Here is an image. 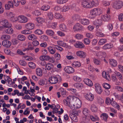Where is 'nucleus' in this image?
<instances>
[{
    "instance_id": "a18cd8bd",
    "label": "nucleus",
    "mask_w": 123,
    "mask_h": 123,
    "mask_svg": "<svg viewBox=\"0 0 123 123\" xmlns=\"http://www.w3.org/2000/svg\"><path fill=\"white\" fill-rule=\"evenodd\" d=\"M4 80L8 82V83L9 84L10 82L12 81V79L10 77L4 75Z\"/></svg>"
},
{
    "instance_id": "864d4df0",
    "label": "nucleus",
    "mask_w": 123,
    "mask_h": 123,
    "mask_svg": "<svg viewBox=\"0 0 123 123\" xmlns=\"http://www.w3.org/2000/svg\"><path fill=\"white\" fill-rule=\"evenodd\" d=\"M73 65L74 67H79L81 66V64L80 62H74L73 64Z\"/></svg>"
},
{
    "instance_id": "bb28decb",
    "label": "nucleus",
    "mask_w": 123,
    "mask_h": 123,
    "mask_svg": "<svg viewBox=\"0 0 123 123\" xmlns=\"http://www.w3.org/2000/svg\"><path fill=\"white\" fill-rule=\"evenodd\" d=\"M36 73L37 75L39 76H42L43 74L41 69L39 68H37L36 69Z\"/></svg>"
},
{
    "instance_id": "a211bd4d",
    "label": "nucleus",
    "mask_w": 123,
    "mask_h": 123,
    "mask_svg": "<svg viewBox=\"0 0 123 123\" xmlns=\"http://www.w3.org/2000/svg\"><path fill=\"white\" fill-rule=\"evenodd\" d=\"M83 81L86 84L90 86H92L93 85L92 82L91 80L88 78H86L84 79Z\"/></svg>"
},
{
    "instance_id": "de8ad7c7",
    "label": "nucleus",
    "mask_w": 123,
    "mask_h": 123,
    "mask_svg": "<svg viewBox=\"0 0 123 123\" xmlns=\"http://www.w3.org/2000/svg\"><path fill=\"white\" fill-rule=\"evenodd\" d=\"M79 101L80 102H81L78 98L76 97H74L73 99V104H75V103H76L77 104H78Z\"/></svg>"
},
{
    "instance_id": "e2e57ef3",
    "label": "nucleus",
    "mask_w": 123,
    "mask_h": 123,
    "mask_svg": "<svg viewBox=\"0 0 123 123\" xmlns=\"http://www.w3.org/2000/svg\"><path fill=\"white\" fill-rule=\"evenodd\" d=\"M115 73L117 76L119 77L120 79H122V75L120 73L116 71Z\"/></svg>"
},
{
    "instance_id": "2f4dec72",
    "label": "nucleus",
    "mask_w": 123,
    "mask_h": 123,
    "mask_svg": "<svg viewBox=\"0 0 123 123\" xmlns=\"http://www.w3.org/2000/svg\"><path fill=\"white\" fill-rule=\"evenodd\" d=\"M73 78L74 80L76 82H80L82 80L81 78L80 77L77 75L74 76Z\"/></svg>"
},
{
    "instance_id": "7ed1b4c3",
    "label": "nucleus",
    "mask_w": 123,
    "mask_h": 123,
    "mask_svg": "<svg viewBox=\"0 0 123 123\" xmlns=\"http://www.w3.org/2000/svg\"><path fill=\"white\" fill-rule=\"evenodd\" d=\"M122 6V1H118L114 2L113 4V7L115 9H117L121 8Z\"/></svg>"
},
{
    "instance_id": "412c9836",
    "label": "nucleus",
    "mask_w": 123,
    "mask_h": 123,
    "mask_svg": "<svg viewBox=\"0 0 123 123\" xmlns=\"http://www.w3.org/2000/svg\"><path fill=\"white\" fill-rule=\"evenodd\" d=\"M77 55L82 58L85 57L86 56V53L82 51H78L76 53Z\"/></svg>"
},
{
    "instance_id": "a19ab883",
    "label": "nucleus",
    "mask_w": 123,
    "mask_h": 123,
    "mask_svg": "<svg viewBox=\"0 0 123 123\" xmlns=\"http://www.w3.org/2000/svg\"><path fill=\"white\" fill-rule=\"evenodd\" d=\"M46 34L52 36L54 34V32L51 30H47L46 31Z\"/></svg>"
},
{
    "instance_id": "cd10ccee",
    "label": "nucleus",
    "mask_w": 123,
    "mask_h": 123,
    "mask_svg": "<svg viewBox=\"0 0 123 123\" xmlns=\"http://www.w3.org/2000/svg\"><path fill=\"white\" fill-rule=\"evenodd\" d=\"M74 86L79 89H82L83 87V85L81 83H76L74 84Z\"/></svg>"
},
{
    "instance_id": "9b49d317",
    "label": "nucleus",
    "mask_w": 123,
    "mask_h": 123,
    "mask_svg": "<svg viewBox=\"0 0 123 123\" xmlns=\"http://www.w3.org/2000/svg\"><path fill=\"white\" fill-rule=\"evenodd\" d=\"M82 6L86 8H91V6L90 3L86 0L83 1L81 2Z\"/></svg>"
},
{
    "instance_id": "58836bf2",
    "label": "nucleus",
    "mask_w": 123,
    "mask_h": 123,
    "mask_svg": "<svg viewBox=\"0 0 123 123\" xmlns=\"http://www.w3.org/2000/svg\"><path fill=\"white\" fill-rule=\"evenodd\" d=\"M98 5V2L97 0H93L91 2V7L94 6H96Z\"/></svg>"
},
{
    "instance_id": "2eb2a0df",
    "label": "nucleus",
    "mask_w": 123,
    "mask_h": 123,
    "mask_svg": "<svg viewBox=\"0 0 123 123\" xmlns=\"http://www.w3.org/2000/svg\"><path fill=\"white\" fill-rule=\"evenodd\" d=\"M36 20L37 22V26H42V23L44 22L43 19L40 17H38L36 18Z\"/></svg>"
},
{
    "instance_id": "c85d7f7f",
    "label": "nucleus",
    "mask_w": 123,
    "mask_h": 123,
    "mask_svg": "<svg viewBox=\"0 0 123 123\" xmlns=\"http://www.w3.org/2000/svg\"><path fill=\"white\" fill-rule=\"evenodd\" d=\"M102 23V21L101 19H98L93 22V24L95 25H101Z\"/></svg>"
},
{
    "instance_id": "774afa93",
    "label": "nucleus",
    "mask_w": 123,
    "mask_h": 123,
    "mask_svg": "<svg viewBox=\"0 0 123 123\" xmlns=\"http://www.w3.org/2000/svg\"><path fill=\"white\" fill-rule=\"evenodd\" d=\"M94 62L95 64L96 65H99L100 64V61L96 59H94Z\"/></svg>"
},
{
    "instance_id": "e433bc0d",
    "label": "nucleus",
    "mask_w": 123,
    "mask_h": 123,
    "mask_svg": "<svg viewBox=\"0 0 123 123\" xmlns=\"http://www.w3.org/2000/svg\"><path fill=\"white\" fill-rule=\"evenodd\" d=\"M18 38L19 40L21 41H23L25 40V37L24 35H19L18 36Z\"/></svg>"
},
{
    "instance_id": "69168bd1",
    "label": "nucleus",
    "mask_w": 123,
    "mask_h": 123,
    "mask_svg": "<svg viewBox=\"0 0 123 123\" xmlns=\"http://www.w3.org/2000/svg\"><path fill=\"white\" fill-rule=\"evenodd\" d=\"M83 36L80 34H77L75 36V37L78 39H80L83 37Z\"/></svg>"
},
{
    "instance_id": "f704fd0d",
    "label": "nucleus",
    "mask_w": 123,
    "mask_h": 123,
    "mask_svg": "<svg viewBox=\"0 0 123 123\" xmlns=\"http://www.w3.org/2000/svg\"><path fill=\"white\" fill-rule=\"evenodd\" d=\"M70 118L74 121L76 122L78 121L77 117L74 115V114H72L70 116Z\"/></svg>"
},
{
    "instance_id": "473e14b6",
    "label": "nucleus",
    "mask_w": 123,
    "mask_h": 123,
    "mask_svg": "<svg viewBox=\"0 0 123 123\" xmlns=\"http://www.w3.org/2000/svg\"><path fill=\"white\" fill-rule=\"evenodd\" d=\"M60 29L64 31H67V28L65 25L64 24H61L60 25Z\"/></svg>"
},
{
    "instance_id": "4d7b16f0",
    "label": "nucleus",
    "mask_w": 123,
    "mask_h": 123,
    "mask_svg": "<svg viewBox=\"0 0 123 123\" xmlns=\"http://www.w3.org/2000/svg\"><path fill=\"white\" fill-rule=\"evenodd\" d=\"M35 34L38 35H41L43 33V32L42 30L39 29H37L35 31Z\"/></svg>"
},
{
    "instance_id": "f03ea898",
    "label": "nucleus",
    "mask_w": 123,
    "mask_h": 123,
    "mask_svg": "<svg viewBox=\"0 0 123 123\" xmlns=\"http://www.w3.org/2000/svg\"><path fill=\"white\" fill-rule=\"evenodd\" d=\"M0 23L5 28L11 27L12 25L9 23L8 20L5 19H2L0 21Z\"/></svg>"
},
{
    "instance_id": "f8f14e48",
    "label": "nucleus",
    "mask_w": 123,
    "mask_h": 123,
    "mask_svg": "<svg viewBox=\"0 0 123 123\" xmlns=\"http://www.w3.org/2000/svg\"><path fill=\"white\" fill-rule=\"evenodd\" d=\"M74 45L75 47L78 48H82L84 47V45L81 42L77 41L74 44Z\"/></svg>"
},
{
    "instance_id": "393cba45",
    "label": "nucleus",
    "mask_w": 123,
    "mask_h": 123,
    "mask_svg": "<svg viewBox=\"0 0 123 123\" xmlns=\"http://www.w3.org/2000/svg\"><path fill=\"white\" fill-rule=\"evenodd\" d=\"M109 63L112 67H115L117 66V62L116 60L113 59L110 60Z\"/></svg>"
},
{
    "instance_id": "8fccbe9b",
    "label": "nucleus",
    "mask_w": 123,
    "mask_h": 123,
    "mask_svg": "<svg viewBox=\"0 0 123 123\" xmlns=\"http://www.w3.org/2000/svg\"><path fill=\"white\" fill-rule=\"evenodd\" d=\"M91 109L93 112H95L97 111V108L95 105H93L91 106Z\"/></svg>"
},
{
    "instance_id": "37998d69",
    "label": "nucleus",
    "mask_w": 123,
    "mask_h": 123,
    "mask_svg": "<svg viewBox=\"0 0 123 123\" xmlns=\"http://www.w3.org/2000/svg\"><path fill=\"white\" fill-rule=\"evenodd\" d=\"M50 8V6L48 5H45L42 6L41 9V10L46 11L49 9Z\"/></svg>"
},
{
    "instance_id": "5701e85b",
    "label": "nucleus",
    "mask_w": 123,
    "mask_h": 123,
    "mask_svg": "<svg viewBox=\"0 0 123 123\" xmlns=\"http://www.w3.org/2000/svg\"><path fill=\"white\" fill-rule=\"evenodd\" d=\"M28 38L29 40L32 41L36 40L37 38V37L35 35L33 34H30L28 36Z\"/></svg>"
},
{
    "instance_id": "6ab92c4d",
    "label": "nucleus",
    "mask_w": 123,
    "mask_h": 123,
    "mask_svg": "<svg viewBox=\"0 0 123 123\" xmlns=\"http://www.w3.org/2000/svg\"><path fill=\"white\" fill-rule=\"evenodd\" d=\"M25 26L26 28L29 30H31L33 29L34 27V24L31 23L26 24Z\"/></svg>"
},
{
    "instance_id": "603ef678",
    "label": "nucleus",
    "mask_w": 123,
    "mask_h": 123,
    "mask_svg": "<svg viewBox=\"0 0 123 123\" xmlns=\"http://www.w3.org/2000/svg\"><path fill=\"white\" fill-rule=\"evenodd\" d=\"M28 50H32L34 49V47L32 45L31 43H29L28 44V47L27 48Z\"/></svg>"
},
{
    "instance_id": "bf43d9fd",
    "label": "nucleus",
    "mask_w": 123,
    "mask_h": 123,
    "mask_svg": "<svg viewBox=\"0 0 123 123\" xmlns=\"http://www.w3.org/2000/svg\"><path fill=\"white\" fill-rule=\"evenodd\" d=\"M17 53L20 55H24L25 54V53L23 52L22 51L19 49L17 50Z\"/></svg>"
},
{
    "instance_id": "6e6552de",
    "label": "nucleus",
    "mask_w": 123,
    "mask_h": 123,
    "mask_svg": "<svg viewBox=\"0 0 123 123\" xmlns=\"http://www.w3.org/2000/svg\"><path fill=\"white\" fill-rule=\"evenodd\" d=\"M18 21L21 23H25L27 22L28 19L24 16H18Z\"/></svg>"
},
{
    "instance_id": "b1692460",
    "label": "nucleus",
    "mask_w": 123,
    "mask_h": 123,
    "mask_svg": "<svg viewBox=\"0 0 123 123\" xmlns=\"http://www.w3.org/2000/svg\"><path fill=\"white\" fill-rule=\"evenodd\" d=\"M8 28L5 30L4 33H5L11 34L13 33V29L11 27H7Z\"/></svg>"
},
{
    "instance_id": "f3484780",
    "label": "nucleus",
    "mask_w": 123,
    "mask_h": 123,
    "mask_svg": "<svg viewBox=\"0 0 123 123\" xmlns=\"http://www.w3.org/2000/svg\"><path fill=\"white\" fill-rule=\"evenodd\" d=\"M80 21L81 24L84 25H88L90 22L89 20L86 18L81 19L80 20Z\"/></svg>"
},
{
    "instance_id": "7c9ffc66",
    "label": "nucleus",
    "mask_w": 123,
    "mask_h": 123,
    "mask_svg": "<svg viewBox=\"0 0 123 123\" xmlns=\"http://www.w3.org/2000/svg\"><path fill=\"white\" fill-rule=\"evenodd\" d=\"M80 16L77 14H74L72 17V18L75 20H78L80 18Z\"/></svg>"
},
{
    "instance_id": "1a4fd4ad",
    "label": "nucleus",
    "mask_w": 123,
    "mask_h": 123,
    "mask_svg": "<svg viewBox=\"0 0 123 123\" xmlns=\"http://www.w3.org/2000/svg\"><path fill=\"white\" fill-rule=\"evenodd\" d=\"M95 86L96 92L99 94H100L102 91L101 86L98 83L95 84Z\"/></svg>"
},
{
    "instance_id": "c03bdc74",
    "label": "nucleus",
    "mask_w": 123,
    "mask_h": 123,
    "mask_svg": "<svg viewBox=\"0 0 123 123\" xmlns=\"http://www.w3.org/2000/svg\"><path fill=\"white\" fill-rule=\"evenodd\" d=\"M89 111L87 108H84L83 109V114L86 116H88Z\"/></svg>"
},
{
    "instance_id": "ea45409f",
    "label": "nucleus",
    "mask_w": 123,
    "mask_h": 123,
    "mask_svg": "<svg viewBox=\"0 0 123 123\" xmlns=\"http://www.w3.org/2000/svg\"><path fill=\"white\" fill-rule=\"evenodd\" d=\"M110 103L111 105L113 107L117 108H119V105L117 104V103L115 101L112 100L111 101Z\"/></svg>"
},
{
    "instance_id": "09e8293b",
    "label": "nucleus",
    "mask_w": 123,
    "mask_h": 123,
    "mask_svg": "<svg viewBox=\"0 0 123 123\" xmlns=\"http://www.w3.org/2000/svg\"><path fill=\"white\" fill-rule=\"evenodd\" d=\"M106 42V40L105 39H102L99 40L98 43L100 45H102L105 43Z\"/></svg>"
},
{
    "instance_id": "6e6d98bb",
    "label": "nucleus",
    "mask_w": 123,
    "mask_h": 123,
    "mask_svg": "<svg viewBox=\"0 0 123 123\" xmlns=\"http://www.w3.org/2000/svg\"><path fill=\"white\" fill-rule=\"evenodd\" d=\"M90 119L92 120L93 121H97L98 119V117L97 116H95V117L91 116L90 117Z\"/></svg>"
},
{
    "instance_id": "a878e982",
    "label": "nucleus",
    "mask_w": 123,
    "mask_h": 123,
    "mask_svg": "<svg viewBox=\"0 0 123 123\" xmlns=\"http://www.w3.org/2000/svg\"><path fill=\"white\" fill-rule=\"evenodd\" d=\"M113 47L112 44L110 43L106 44L105 45L102 47V48L104 49H110Z\"/></svg>"
},
{
    "instance_id": "13d9d810",
    "label": "nucleus",
    "mask_w": 123,
    "mask_h": 123,
    "mask_svg": "<svg viewBox=\"0 0 123 123\" xmlns=\"http://www.w3.org/2000/svg\"><path fill=\"white\" fill-rule=\"evenodd\" d=\"M20 0H14L13 3L14 5L16 6H18L19 5Z\"/></svg>"
},
{
    "instance_id": "4be33fe9",
    "label": "nucleus",
    "mask_w": 123,
    "mask_h": 123,
    "mask_svg": "<svg viewBox=\"0 0 123 123\" xmlns=\"http://www.w3.org/2000/svg\"><path fill=\"white\" fill-rule=\"evenodd\" d=\"M100 117L102 119L104 120L106 122L108 117V116L106 113H104L101 114Z\"/></svg>"
},
{
    "instance_id": "0e129e2a",
    "label": "nucleus",
    "mask_w": 123,
    "mask_h": 123,
    "mask_svg": "<svg viewBox=\"0 0 123 123\" xmlns=\"http://www.w3.org/2000/svg\"><path fill=\"white\" fill-rule=\"evenodd\" d=\"M19 63L20 65L22 66H25L26 65V62L23 60H20L19 61Z\"/></svg>"
},
{
    "instance_id": "f257e3e1",
    "label": "nucleus",
    "mask_w": 123,
    "mask_h": 123,
    "mask_svg": "<svg viewBox=\"0 0 123 123\" xmlns=\"http://www.w3.org/2000/svg\"><path fill=\"white\" fill-rule=\"evenodd\" d=\"M102 13V11L100 8H95L91 11L90 14V18H93L97 15H100Z\"/></svg>"
},
{
    "instance_id": "39448f33",
    "label": "nucleus",
    "mask_w": 123,
    "mask_h": 123,
    "mask_svg": "<svg viewBox=\"0 0 123 123\" xmlns=\"http://www.w3.org/2000/svg\"><path fill=\"white\" fill-rule=\"evenodd\" d=\"M58 81V78L55 76L51 77L49 78V81L51 83L54 84L56 83Z\"/></svg>"
},
{
    "instance_id": "338daca9",
    "label": "nucleus",
    "mask_w": 123,
    "mask_h": 123,
    "mask_svg": "<svg viewBox=\"0 0 123 123\" xmlns=\"http://www.w3.org/2000/svg\"><path fill=\"white\" fill-rule=\"evenodd\" d=\"M55 18L57 19L61 18L62 17V16L61 14L59 13H56L55 15Z\"/></svg>"
},
{
    "instance_id": "3c124183",
    "label": "nucleus",
    "mask_w": 123,
    "mask_h": 123,
    "mask_svg": "<svg viewBox=\"0 0 123 123\" xmlns=\"http://www.w3.org/2000/svg\"><path fill=\"white\" fill-rule=\"evenodd\" d=\"M55 57L56 60L57 61H58L60 59V55L58 53H56L55 54Z\"/></svg>"
},
{
    "instance_id": "c756f323",
    "label": "nucleus",
    "mask_w": 123,
    "mask_h": 123,
    "mask_svg": "<svg viewBox=\"0 0 123 123\" xmlns=\"http://www.w3.org/2000/svg\"><path fill=\"white\" fill-rule=\"evenodd\" d=\"M45 67L47 69L49 70L53 68L54 65L51 63H49L46 64Z\"/></svg>"
},
{
    "instance_id": "9d476101",
    "label": "nucleus",
    "mask_w": 123,
    "mask_h": 123,
    "mask_svg": "<svg viewBox=\"0 0 123 123\" xmlns=\"http://www.w3.org/2000/svg\"><path fill=\"white\" fill-rule=\"evenodd\" d=\"M81 102H80L79 101L78 104H76V103H75V104H73V103H72V104L71 105V106H70V108L74 110V109H77L79 108L81 106Z\"/></svg>"
},
{
    "instance_id": "20e7f679",
    "label": "nucleus",
    "mask_w": 123,
    "mask_h": 123,
    "mask_svg": "<svg viewBox=\"0 0 123 123\" xmlns=\"http://www.w3.org/2000/svg\"><path fill=\"white\" fill-rule=\"evenodd\" d=\"M83 29V26L79 23L76 24L73 27V29L74 31H80L82 30Z\"/></svg>"
},
{
    "instance_id": "4468645a",
    "label": "nucleus",
    "mask_w": 123,
    "mask_h": 123,
    "mask_svg": "<svg viewBox=\"0 0 123 123\" xmlns=\"http://www.w3.org/2000/svg\"><path fill=\"white\" fill-rule=\"evenodd\" d=\"M64 69L67 73L69 74L73 73L74 71V69L72 68L69 66L65 67Z\"/></svg>"
},
{
    "instance_id": "79ce46f5",
    "label": "nucleus",
    "mask_w": 123,
    "mask_h": 123,
    "mask_svg": "<svg viewBox=\"0 0 123 123\" xmlns=\"http://www.w3.org/2000/svg\"><path fill=\"white\" fill-rule=\"evenodd\" d=\"M11 20L12 22H15L17 21H18V17H15L13 16L11 17Z\"/></svg>"
},
{
    "instance_id": "423d86ee",
    "label": "nucleus",
    "mask_w": 123,
    "mask_h": 123,
    "mask_svg": "<svg viewBox=\"0 0 123 123\" xmlns=\"http://www.w3.org/2000/svg\"><path fill=\"white\" fill-rule=\"evenodd\" d=\"M3 46L6 48H9L11 45V42L7 40H4L2 42Z\"/></svg>"
},
{
    "instance_id": "680f3d73",
    "label": "nucleus",
    "mask_w": 123,
    "mask_h": 123,
    "mask_svg": "<svg viewBox=\"0 0 123 123\" xmlns=\"http://www.w3.org/2000/svg\"><path fill=\"white\" fill-rule=\"evenodd\" d=\"M41 38L42 39L45 41H47L48 40V37L47 36L45 35L42 36Z\"/></svg>"
},
{
    "instance_id": "c9c22d12",
    "label": "nucleus",
    "mask_w": 123,
    "mask_h": 123,
    "mask_svg": "<svg viewBox=\"0 0 123 123\" xmlns=\"http://www.w3.org/2000/svg\"><path fill=\"white\" fill-rule=\"evenodd\" d=\"M28 65L32 69L35 68L36 67L35 64L32 62H29Z\"/></svg>"
},
{
    "instance_id": "dca6fc26",
    "label": "nucleus",
    "mask_w": 123,
    "mask_h": 123,
    "mask_svg": "<svg viewBox=\"0 0 123 123\" xmlns=\"http://www.w3.org/2000/svg\"><path fill=\"white\" fill-rule=\"evenodd\" d=\"M12 1H9L8 2V4L5 5V7L6 9L9 10L11 7H13Z\"/></svg>"
},
{
    "instance_id": "72a5a7b5",
    "label": "nucleus",
    "mask_w": 123,
    "mask_h": 123,
    "mask_svg": "<svg viewBox=\"0 0 123 123\" xmlns=\"http://www.w3.org/2000/svg\"><path fill=\"white\" fill-rule=\"evenodd\" d=\"M69 9V6H64L62 8L61 11L62 12H65L68 11Z\"/></svg>"
},
{
    "instance_id": "5fc2aeb1",
    "label": "nucleus",
    "mask_w": 123,
    "mask_h": 123,
    "mask_svg": "<svg viewBox=\"0 0 123 123\" xmlns=\"http://www.w3.org/2000/svg\"><path fill=\"white\" fill-rule=\"evenodd\" d=\"M48 16L49 19L52 20L53 18V16L52 12H50L48 14Z\"/></svg>"
},
{
    "instance_id": "49530a36",
    "label": "nucleus",
    "mask_w": 123,
    "mask_h": 123,
    "mask_svg": "<svg viewBox=\"0 0 123 123\" xmlns=\"http://www.w3.org/2000/svg\"><path fill=\"white\" fill-rule=\"evenodd\" d=\"M21 33L23 34H28L31 33V31L30 30H25L22 31Z\"/></svg>"
},
{
    "instance_id": "aec40b11",
    "label": "nucleus",
    "mask_w": 123,
    "mask_h": 123,
    "mask_svg": "<svg viewBox=\"0 0 123 123\" xmlns=\"http://www.w3.org/2000/svg\"><path fill=\"white\" fill-rule=\"evenodd\" d=\"M101 18L104 21H108L110 18V16L109 14L102 15L101 16Z\"/></svg>"
},
{
    "instance_id": "052dcab7",
    "label": "nucleus",
    "mask_w": 123,
    "mask_h": 123,
    "mask_svg": "<svg viewBox=\"0 0 123 123\" xmlns=\"http://www.w3.org/2000/svg\"><path fill=\"white\" fill-rule=\"evenodd\" d=\"M103 87L107 89H109L110 88V86L109 84L107 83H105L103 84Z\"/></svg>"
},
{
    "instance_id": "4c0bfd02",
    "label": "nucleus",
    "mask_w": 123,
    "mask_h": 123,
    "mask_svg": "<svg viewBox=\"0 0 123 123\" xmlns=\"http://www.w3.org/2000/svg\"><path fill=\"white\" fill-rule=\"evenodd\" d=\"M48 49L49 51L52 54H54L55 52V50L53 49L52 47L50 46L48 47Z\"/></svg>"
},
{
    "instance_id": "0eeeda50",
    "label": "nucleus",
    "mask_w": 123,
    "mask_h": 123,
    "mask_svg": "<svg viewBox=\"0 0 123 123\" xmlns=\"http://www.w3.org/2000/svg\"><path fill=\"white\" fill-rule=\"evenodd\" d=\"M71 98V96H69L67 97L65 99L63 100V102L64 104L70 107L71 106V104H72V103H70V100Z\"/></svg>"
},
{
    "instance_id": "ddd939ff",
    "label": "nucleus",
    "mask_w": 123,
    "mask_h": 123,
    "mask_svg": "<svg viewBox=\"0 0 123 123\" xmlns=\"http://www.w3.org/2000/svg\"><path fill=\"white\" fill-rule=\"evenodd\" d=\"M93 95L91 93H87L85 96V98L88 100L92 101L94 99Z\"/></svg>"
}]
</instances>
